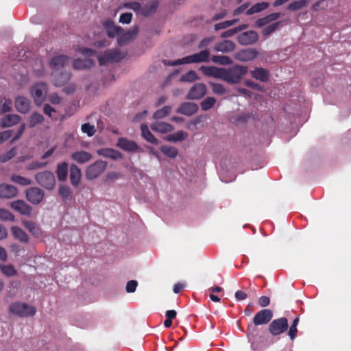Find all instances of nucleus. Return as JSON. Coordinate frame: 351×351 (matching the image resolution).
<instances>
[{
	"label": "nucleus",
	"mask_w": 351,
	"mask_h": 351,
	"mask_svg": "<svg viewBox=\"0 0 351 351\" xmlns=\"http://www.w3.org/2000/svg\"><path fill=\"white\" fill-rule=\"evenodd\" d=\"M209 57L210 51L208 49H205L174 61H165V64L169 66H176L184 64L207 62L209 60Z\"/></svg>",
	"instance_id": "f257e3e1"
},
{
	"label": "nucleus",
	"mask_w": 351,
	"mask_h": 351,
	"mask_svg": "<svg viewBox=\"0 0 351 351\" xmlns=\"http://www.w3.org/2000/svg\"><path fill=\"white\" fill-rule=\"evenodd\" d=\"M247 71L246 66L241 65L223 68L221 80L231 84L239 83Z\"/></svg>",
	"instance_id": "f03ea898"
},
{
	"label": "nucleus",
	"mask_w": 351,
	"mask_h": 351,
	"mask_svg": "<svg viewBox=\"0 0 351 351\" xmlns=\"http://www.w3.org/2000/svg\"><path fill=\"white\" fill-rule=\"evenodd\" d=\"M10 313L19 317H29L35 315L36 310L33 306L19 302H14L10 305Z\"/></svg>",
	"instance_id": "7ed1b4c3"
},
{
	"label": "nucleus",
	"mask_w": 351,
	"mask_h": 351,
	"mask_svg": "<svg viewBox=\"0 0 351 351\" xmlns=\"http://www.w3.org/2000/svg\"><path fill=\"white\" fill-rule=\"evenodd\" d=\"M107 162L101 160H97L88 165L85 171L86 178L88 180H93L98 178L106 169Z\"/></svg>",
	"instance_id": "20e7f679"
},
{
	"label": "nucleus",
	"mask_w": 351,
	"mask_h": 351,
	"mask_svg": "<svg viewBox=\"0 0 351 351\" xmlns=\"http://www.w3.org/2000/svg\"><path fill=\"white\" fill-rule=\"evenodd\" d=\"M35 179L38 184L47 190L53 189L56 184L55 176L49 171L38 173Z\"/></svg>",
	"instance_id": "39448f33"
},
{
	"label": "nucleus",
	"mask_w": 351,
	"mask_h": 351,
	"mask_svg": "<svg viewBox=\"0 0 351 351\" xmlns=\"http://www.w3.org/2000/svg\"><path fill=\"white\" fill-rule=\"evenodd\" d=\"M288 328V319L286 317H280L271 321L268 330L273 336H277L287 331Z\"/></svg>",
	"instance_id": "423d86ee"
},
{
	"label": "nucleus",
	"mask_w": 351,
	"mask_h": 351,
	"mask_svg": "<svg viewBox=\"0 0 351 351\" xmlns=\"http://www.w3.org/2000/svg\"><path fill=\"white\" fill-rule=\"evenodd\" d=\"M47 90V85L44 82L36 84L32 88L31 93L36 105L40 106L45 100Z\"/></svg>",
	"instance_id": "0eeeda50"
},
{
	"label": "nucleus",
	"mask_w": 351,
	"mask_h": 351,
	"mask_svg": "<svg viewBox=\"0 0 351 351\" xmlns=\"http://www.w3.org/2000/svg\"><path fill=\"white\" fill-rule=\"evenodd\" d=\"M123 57L124 56L118 49L107 50L99 57V62L100 65H106L109 62H117Z\"/></svg>",
	"instance_id": "6e6552de"
},
{
	"label": "nucleus",
	"mask_w": 351,
	"mask_h": 351,
	"mask_svg": "<svg viewBox=\"0 0 351 351\" xmlns=\"http://www.w3.org/2000/svg\"><path fill=\"white\" fill-rule=\"evenodd\" d=\"M206 93V86L203 83L195 84L187 93L186 99L191 100L200 99Z\"/></svg>",
	"instance_id": "1a4fd4ad"
},
{
	"label": "nucleus",
	"mask_w": 351,
	"mask_h": 351,
	"mask_svg": "<svg viewBox=\"0 0 351 351\" xmlns=\"http://www.w3.org/2000/svg\"><path fill=\"white\" fill-rule=\"evenodd\" d=\"M117 146L128 152H139L141 150L135 141L124 137H121L118 139Z\"/></svg>",
	"instance_id": "9d476101"
},
{
	"label": "nucleus",
	"mask_w": 351,
	"mask_h": 351,
	"mask_svg": "<svg viewBox=\"0 0 351 351\" xmlns=\"http://www.w3.org/2000/svg\"><path fill=\"white\" fill-rule=\"evenodd\" d=\"M258 35L256 32L250 30L243 32L237 36L239 43L242 45H251L256 43Z\"/></svg>",
	"instance_id": "9b49d317"
},
{
	"label": "nucleus",
	"mask_w": 351,
	"mask_h": 351,
	"mask_svg": "<svg viewBox=\"0 0 351 351\" xmlns=\"http://www.w3.org/2000/svg\"><path fill=\"white\" fill-rule=\"evenodd\" d=\"M272 317L273 313L270 309H263L255 315L253 322L254 325H265L268 324Z\"/></svg>",
	"instance_id": "f8f14e48"
},
{
	"label": "nucleus",
	"mask_w": 351,
	"mask_h": 351,
	"mask_svg": "<svg viewBox=\"0 0 351 351\" xmlns=\"http://www.w3.org/2000/svg\"><path fill=\"white\" fill-rule=\"evenodd\" d=\"M10 207L22 215L30 217L32 208L23 200H16L10 204Z\"/></svg>",
	"instance_id": "ddd939ff"
},
{
	"label": "nucleus",
	"mask_w": 351,
	"mask_h": 351,
	"mask_svg": "<svg viewBox=\"0 0 351 351\" xmlns=\"http://www.w3.org/2000/svg\"><path fill=\"white\" fill-rule=\"evenodd\" d=\"M26 197L32 204H38L44 197V192L38 187H32L26 191Z\"/></svg>",
	"instance_id": "4468645a"
},
{
	"label": "nucleus",
	"mask_w": 351,
	"mask_h": 351,
	"mask_svg": "<svg viewBox=\"0 0 351 351\" xmlns=\"http://www.w3.org/2000/svg\"><path fill=\"white\" fill-rule=\"evenodd\" d=\"M257 55L258 51L256 49L248 48L237 51L234 55V58L242 62H247L254 59Z\"/></svg>",
	"instance_id": "2eb2a0df"
},
{
	"label": "nucleus",
	"mask_w": 351,
	"mask_h": 351,
	"mask_svg": "<svg viewBox=\"0 0 351 351\" xmlns=\"http://www.w3.org/2000/svg\"><path fill=\"white\" fill-rule=\"evenodd\" d=\"M198 108L197 104L195 103L183 102L180 105L176 112L186 116H191L197 112Z\"/></svg>",
	"instance_id": "dca6fc26"
},
{
	"label": "nucleus",
	"mask_w": 351,
	"mask_h": 351,
	"mask_svg": "<svg viewBox=\"0 0 351 351\" xmlns=\"http://www.w3.org/2000/svg\"><path fill=\"white\" fill-rule=\"evenodd\" d=\"M69 58L65 55L53 57L50 61V66L54 71H58L69 64Z\"/></svg>",
	"instance_id": "f3484780"
},
{
	"label": "nucleus",
	"mask_w": 351,
	"mask_h": 351,
	"mask_svg": "<svg viewBox=\"0 0 351 351\" xmlns=\"http://www.w3.org/2000/svg\"><path fill=\"white\" fill-rule=\"evenodd\" d=\"M18 190L16 187L8 184H0V198L1 199H11L16 196Z\"/></svg>",
	"instance_id": "a211bd4d"
},
{
	"label": "nucleus",
	"mask_w": 351,
	"mask_h": 351,
	"mask_svg": "<svg viewBox=\"0 0 351 351\" xmlns=\"http://www.w3.org/2000/svg\"><path fill=\"white\" fill-rule=\"evenodd\" d=\"M69 178L73 186L77 187L79 186L82 178V172L80 169L75 164L70 165Z\"/></svg>",
	"instance_id": "6ab92c4d"
},
{
	"label": "nucleus",
	"mask_w": 351,
	"mask_h": 351,
	"mask_svg": "<svg viewBox=\"0 0 351 351\" xmlns=\"http://www.w3.org/2000/svg\"><path fill=\"white\" fill-rule=\"evenodd\" d=\"M104 27L106 29L107 34L110 38H114L116 36L122 34L123 29L121 27L116 26L114 22L109 19L104 23Z\"/></svg>",
	"instance_id": "aec40b11"
},
{
	"label": "nucleus",
	"mask_w": 351,
	"mask_h": 351,
	"mask_svg": "<svg viewBox=\"0 0 351 351\" xmlns=\"http://www.w3.org/2000/svg\"><path fill=\"white\" fill-rule=\"evenodd\" d=\"M199 70L206 76L221 80L223 68H218L213 66H202Z\"/></svg>",
	"instance_id": "412c9836"
},
{
	"label": "nucleus",
	"mask_w": 351,
	"mask_h": 351,
	"mask_svg": "<svg viewBox=\"0 0 351 351\" xmlns=\"http://www.w3.org/2000/svg\"><path fill=\"white\" fill-rule=\"evenodd\" d=\"M21 120L19 115L9 114L1 119L0 125L2 128L12 127L20 123Z\"/></svg>",
	"instance_id": "4be33fe9"
},
{
	"label": "nucleus",
	"mask_w": 351,
	"mask_h": 351,
	"mask_svg": "<svg viewBox=\"0 0 351 351\" xmlns=\"http://www.w3.org/2000/svg\"><path fill=\"white\" fill-rule=\"evenodd\" d=\"M15 108L19 112L26 114L30 110V101L23 96L17 97L15 99Z\"/></svg>",
	"instance_id": "5701e85b"
},
{
	"label": "nucleus",
	"mask_w": 351,
	"mask_h": 351,
	"mask_svg": "<svg viewBox=\"0 0 351 351\" xmlns=\"http://www.w3.org/2000/svg\"><path fill=\"white\" fill-rule=\"evenodd\" d=\"M97 154L99 156L109 158L114 160L123 158V154L119 151L112 148H101L97 150Z\"/></svg>",
	"instance_id": "b1692460"
},
{
	"label": "nucleus",
	"mask_w": 351,
	"mask_h": 351,
	"mask_svg": "<svg viewBox=\"0 0 351 351\" xmlns=\"http://www.w3.org/2000/svg\"><path fill=\"white\" fill-rule=\"evenodd\" d=\"M53 84L56 86H62L67 83L71 77V73L68 71H62L59 73H53Z\"/></svg>",
	"instance_id": "393cba45"
},
{
	"label": "nucleus",
	"mask_w": 351,
	"mask_h": 351,
	"mask_svg": "<svg viewBox=\"0 0 351 351\" xmlns=\"http://www.w3.org/2000/svg\"><path fill=\"white\" fill-rule=\"evenodd\" d=\"M71 158L77 163L84 164L90 160L92 155L86 151L80 150L72 153Z\"/></svg>",
	"instance_id": "a878e982"
},
{
	"label": "nucleus",
	"mask_w": 351,
	"mask_h": 351,
	"mask_svg": "<svg viewBox=\"0 0 351 351\" xmlns=\"http://www.w3.org/2000/svg\"><path fill=\"white\" fill-rule=\"evenodd\" d=\"M235 49V44L230 40H224L221 42L217 43L214 49L216 51L222 53H228L232 51Z\"/></svg>",
	"instance_id": "bb28decb"
},
{
	"label": "nucleus",
	"mask_w": 351,
	"mask_h": 351,
	"mask_svg": "<svg viewBox=\"0 0 351 351\" xmlns=\"http://www.w3.org/2000/svg\"><path fill=\"white\" fill-rule=\"evenodd\" d=\"M138 33V27L137 26L133 27L126 33L121 35V37L118 38V43L120 45H125L130 40H133Z\"/></svg>",
	"instance_id": "cd10ccee"
},
{
	"label": "nucleus",
	"mask_w": 351,
	"mask_h": 351,
	"mask_svg": "<svg viewBox=\"0 0 351 351\" xmlns=\"http://www.w3.org/2000/svg\"><path fill=\"white\" fill-rule=\"evenodd\" d=\"M11 232L14 239L24 243L29 242V236L22 228L18 226H12Z\"/></svg>",
	"instance_id": "c85d7f7f"
},
{
	"label": "nucleus",
	"mask_w": 351,
	"mask_h": 351,
	"mask_svg": "<svg viewBox=\"0 0 351 351\" xmlns=\"http://www.w3.org/2000/svg\"><path fill=\"white\" fill-rule=\"evenodd\" d=\"M22 223L24 227L28 230L34 237L38 238L43 234L41 229L36 225V223L32 221L23 220Z\"/></svg>",
	"instance_id": "c756f323"
},
{
	"label": "nucleus",
	"mask_w": 351,
	"mask_h": 351,
	"mask_svg": "<svg viewBox=\"0 0 351 351\" xmlns=\"http://www.w3.org/2000/svg\"><path fill=\"white\" fill-rule=\"evenodd\" d=\"M151 129L154 132L167 133L173 130V126L166 122L157 121L151 125Z\"/></svg>",
	"instance_id": "7c9ffc66"
},
{
	"label": "nucleus",
	"mask_w": 351,
	"mask_h": 351,
	"mask_svg": "<svg viewBox=\"0 0 351 351\" xmlns=\"http://www.w3.org/2000/svg\"><path fill=\"white\" fill-rule=\"evenodd\" d=\"M252 76L257 80L266 82L269 80V72L263 68H256L251 71Z\"/></svg>",
	"instance_id": "2f4dec72"
},
{
	"label": "nucleus",
	"mask_w": 351,
	"mask_h": 351,
	"mask_svg": "<svg viewBox=\"0 0 351 351\" xmlns=\"http://www.w3.org/2000/svg\"><path fill=\"white\" fill-rule=\"evenodd\" d=\"M68 166L66 162H62L58 165L56 172L58 180L64 182L66 180L68 176Z\"/></svg>",
	"instance_id": "473e14b6"
},
{
	"label": "nucleus",
	"mask_w": 351,
	"mask_h": 351,
	"mask_svg": "<svg viewBox=\"0 0 351 351\" xmlns=\"http://www.w3.org/2000/svg\"><path fill=\"white\" fill-rule=\"evenodd\" d=\"M159 5V2L158 1H154L148 4L143 6L141 15L144 16H149L151 14L156 12L158 7Z\"/></svg>",
	"instance_id": "72a5a7b5"
},
{
	"label": "nucleus",
	"mask_w": 351,
	"mask_h": 351,
	"mask_svg": "<svg viewBox=\"0 0 351 351\" xmlns=\"http://www.w3.org/2000/svg\"><path fill=\"white\" fill-rule=\"evenodd\" d=\"M93 64V61L90 59H77L73 62V66L75 69L82 70L91 67Z\"/></svg>",
	"instance_id": "f704fd0d"
},
{
	"label": "nucleus",
	"mask_w": 351,
	"mask_h": 351,
	"mask_svg": "<svg viewBox=\"0 0 351 351\" xmlns=\"http://www.w3.org/2000/svg\"><path fill=\"white\" fill-rule=\"evenodd\" d=\"M141 128L142 136L146 141L153 144L158 143L157 138L152 134L147 125L142 124Z\"/></svg>",
	"instance_id": "c9c22d12"
},
{
	"label": "nucleus",
	"mask_w": 351,
	"mask_h": 351,
	"mask_svg": "<svg viewBox=\"0 0 351 351\" xmlns=\"http://www.w3.org/2000/svg\"><path fill=\"white\" fill-rule=\"evenodd\" d=\"M269 6V3L267 2L257 3L252 5L250 9L246 11L247 15H252L254 13L260 12Z\"/></svg>",
	"instance_id": "e433bc0d"
},
{
	"label": "nucleus",
	"mask_w": 351,
	"mask_h": 351,
	"mask_svg": "<svg viewBox=\"0 0 351 351\" xmlns=\"http://www.w3.org/2000/svg\"><path fill=\"white\" fill-rule=\"evenodd\" d=\"M58 193L64 200L72 199V191L69 186L61 185L59 187Z\"/></svg>",
	"instance_id": "4c0bfd02"
},
{
	"label": "nucleus",
	"mask_w": 351,
	"mask_h": 351,
	"mask_svg": "<svg viewBox=\"0 0 351 351\" xmlns=\"http://www.w3.org/2000/svg\"><path fill=\"white\" fill-rule=\"evenodd\" d=\"M258 325H254V322L249 323L247 328L246 335L250 342L253 341L254 339L258 335Z\"/></svg>",
	"instance_id": "58836bf2"
},
{
	"label": "nucleus",
	"mask_w": 351,
	"mask_h": 351,
	"mask_svg": "<svg viewBox=\"0 0 351 351\" xmlns=\"http://www.w3.org/2000/svg\"><path fill=\"white\" fill-rule=\"evenodd\" d=\"M160 149L165 156L171 158H174L178 155L177 149L173 146L163 145Z\"/></svg>",
	"instance_id": "ea45409f"
},
{
	"label": "nucleus",
	"mask_w": 351,
	"mask_h": 351,
	"mask_svg": "<svg viewBox=\"0 0 351 351\" xmlns=\"http://www.w3.org/2000/svg\"><path fill=\"white\" fill-rule=\"evenodd\" d=\"M0 270L2 274L8 277L14 276L17 274L16 270L11 264L0 265Z\"/></svg>",
	"instance_id": "a19ab883"
},
{
	"label": "nucleus",
	"mask_w": 351,
	"mask_h": 351,
	"mask_svg": "<svg viewBox=\"0 0 351 351\" xmlns=\"http://www.w3.org/2000/svg\"><path fill=\"white\" fill-rule=\"evenodd\" d=\"M215 103L216 99L214 97H208L200 103V106L202 110L207 111L211 109L215 106Z\"/></svg>",
	"instance_id": "79ce46f5"
},
{
	"label": "nucleus",
	"mask_w": 351,
	"mask_h": 351,
	"mask_svg": "<svg viewBox=\"0 0 351 351\" xmlns=\"http://www.w3.org/2000/svg\"><path fill=\"white\" fill-rule=\"evenodd\" d=\"M211 60L213 62L221 65H228L232 63L231 59L228 56H213Z\"/></svg>",
	"instance_id": "37998d69"
},
{
	"label": "nucleus",
	"mask_w": 351,
	"mask_h": 351,
	"mask_svg": "<svg viewBox=\"0 0 351 351\" xmlns=\"http://www.w3.org/2000/svg\"><path fill=\"white\" fill-rule=\"evenodd\" d=\"M44 117L41 114L34 112L29 117V127L34 128L36 125L43 123Z\"/></svg>",
	"instance_id": "c03bdc74"
},
{
	"label": "nucleus",
	"mask_w": 351,
	"mask_h": 351,
	"mask_svg": "<svg viewBox=\"0 0 351 351\" xmlns=\"http://www.w3.org/2000/svg\"><path fill=\"white\" fill-rule=\"evenodd\" d=\"M187 136V134L183 131H178L167 136V140L169 141H181Z\"/></svg>",
	"instance_id": "a18cd8bd"
},
{
	"label": "nucleus",
	"mask_w": 351,
	"mask_h": 351,
	"mask_svg": "<svg viewBox=\"0 0 351 351\" xmlns=\"http://www.w3.org/2000/svg\"><path fill=\"white\" fill-rule=\"evenodd\" d=\"M306 4V0L295 1L288 5L287 9L290 11H296L303 8Z\"/></svg>",
	"instance_id": "49530a36"
},
{
	"label": "nucleus",
	"mask_w": 351,
	"mask_h": 351,
	"mask_svg": "<svg viewBox=\"0 0 351 351\" xmlns=\"http://www.w3.org/2000/svg\"><path fill=\"white\" fill-rule=\"evenodd\" d=\"M0 220L3 221H14L15 217L8 210H7L5 208H0Z\"/></svg>",
	"instance_id": "de8ad7c7"
},
{
	"label": "nucleus",
	"mask_w": 351,
	"mask_h": 351,
	"mask_svg": "<svg viewBox=\"0 0 351 351\" xmlns=\"http://www.w3.org/2000/svg\"><path fill=\"white\" fill-rule=\"evenodd\" d=\"M16 154V147H12L6 153L0 155V162L1 163H4L12 158H13Z\"/></svg>",
	"instance_id": "09e8293b"
},
{
	"label": "nucleus",
	"mask_w": 351,
	"mask_h": 351,
	"mask_svg": "<svg viewBox=\"0 0 351 351\" xmlns=\"http://www.w3.org/2000/svg\"><path fill=\"white\" fill-rule=\"evenodd\" d=\"M11 180L14 182L19 184L21 186H27L31 184V181L29 179L19 175H12L11 177Z\"/></svg>",
	"instance_id": "8fccbe9b"
},
{
	"label": "nucleus",
	"mask_w": 351,
	"mask_h": 351,
	"mask_svg": "<svg viewBox=\"0 0 351 351\" xmlns=\"http://www.w3.org/2000/svg\"><path fill=\"white\" fill-rule=\"evenodd\" d=\"M238 21H239L238 19H232V20L225 21L217 23L214 25V29L216 31L219 30V29H226L228 27H230V26L234 25L235 23H237L238 22Z\"/></svg>",
	"instance_id": "3c124183"
},
{
	"label": "nucleus",
	"mask_w": 351,
	"mask_h": 351,
	"mask_svg": "<svg viewBox=\"0 0 351 351\" xmlns=\"http://www.w3.org/2000/svg\"><path fill=\"white\" fill-rule=\"evenodd\" d=\"M81 130L83 133L86 134L89 137L93 136L96 132L95 126L89 123L82 125Z\"/></svg>",
	"instance_id": "603ef678"
},
{
	"label": "nucleus",
	"mask_w": 351,
	"mask_h": 351,
	"mask_svg": "<svg viewBox=\"0 0 351 351\" xmlns=\"http://www.w3.org/2000/svg\"><path fill=\"white\" fill-rule=\"evenodd\" d=\"M171 111V107L170 106H165L162 108L158 110L154 114V118L155 119H160L165 117L167 116Z\"/></svg>",
	"instance_id": "864d4df0"
},
{
	"label": "nucleus",
	"mask_w": 351,
	"mask_h": 351,
	"mask_svg": "<svg viewBox=\"0 0 351 351\" xmlns=\"http://www.w3.org/2000/svg\"><path fill=\"white\" fill-rule=\"evenodd\" d=\"M197 79V73L194 71H189L180 77L181 82H193Z\"/></svg>",
	"instance_id": "5fc2aeb1"
},
{
	"label": "nucleus",
	"mask_w": 351,
	"mask_h": 351,
	"mask_svg": "<svg viewBox=\"0 0 351 351\" xmlns=\"http://www.w3.org/2000/svg\"><path fill=\"white\" fill-rule=\"evenodd\" d=\"M210 86L212 88V91L213 93L216 95H222L226 93V89L225 87L219 83H210Z\"/></svg>",
	"instance_id": "6e6d98bb"
},
{
	"label": "nucleus",
	"mask_w": 351,
	"mask_h": 351,
	"mask_svg": "<svg viewBox=\"0 0 351 351\" xmlns=\"http://www.w3.org/2000/svg\"><path fill=\"white\" fill-rule=\"evenodd\" d=\"M280 22H276L271 25L266 26L263 30V34L264 36H268L273 33L279 27Z\"/></svg>",
	"instance_id": "4d7b16f0"
},
{
	"label": "nucleus",
	"mask_w": 351,
	"mask_h": 351,
	"mask_svg": "<svg viewBox=\"0 0 351 351\" xmlns=\"http://www.w3.org/2000/svg\"><path fill=\"white\" fill-rule=\"evenodd\" d=\"M125 7L134 11L136 12L138 14H141V11L143 6L138 2H130L125 4Z\"/></svg>",
	"instance_id": "13d9d810"
},
{
	"label": "nucleus",
	"mask_w": 351,
	"mask_h": 351,
	"mask_svg": "<svg viewBox=\"0 0 351 351\" xmlns=\"http://www.w3.org/2000/svg\"><path fill=\"white\" fill-rule=\"evenodd\" d=\"M47 165V162H38V161H32L29 163L27 166V169L28 170H34L40 168H43Z\"/></svg>",
	"instance_id": "bf43d9fd"
},
{
	"label": "nucleus",
	"mask_w": 351,
	"mask_h": 351,
	"mask_svg": "<svg viewBox=\"0 0 351 351\" xmlns=\"http://www.w3.org/2000/svg\"><path fill=\"white\" fill-rule=\"evenodd\" d=\"M25 130V124L23 123L20 125L16 134L10 140V144L12 145L16 141L19 140L21 138V136H22V134H23Z\"/></svg>",
	"instance_id": "052dcab7"
},
{
	"label": "nucleus",
	"mask_w": 351,
	"mask_h": 351,
	"mask_svg": "<svg viewBox=\"0 0 351 351\" xmlns=\"http://www.w3.org/2000/svg\"><path fill=\"white\" fill-rule=\"evenodd\" d=\"M12 102L10 99H5L1 108V113L4 114L12 110Z\"/></svg>",
	"instance_id": "680f3d73"
},
{
	"label": "nucleus",
	"mask_w": 351,
	"mask_h": 351,
	"mask_svg": "<svg viewBox=\"0 0 351 351\" xmlns=\"http://www.w3.org/2000/svg\"><path fill=\"white\" fill-rule=\"evenodd\" d=\"M13 134V130H8L0 132V145L9 139Z\"/></svg>",
	"instance_id": "e2e57ef3"
},
{
	"label": "nucleus",
	"mask_w": 351,
	"mask_h": 351,
	"mask_svg": "<svg viewBox=\"0 0 351 351\" xmlns=\"http://www.w3.org/2000/svg\"><path fill=\"white\" fill-rule=\"evenodd\" d=\"M138 286V282L134 280H131L128 282L126 285V291L128 293H134Z\"/></svg>",
	"instance_id": "0e129e2a"
},
{
	"label": "nucleus",
	"mask_w": 351,
	"mask_h": 351,
	"mask_svg": "<svg viewBox=\"0 0 351 351\" xmlns=\"http://www.w3.org/2000/svg\"><path fill=\"white\" fill-rule=\"evenodd\" d=\"M132 19V14L130 12H125L120 16L119 22L122 23L128 24L131 22Z\"/></svg>",
	"instance_id": "69168bd1"
},
{
	"label": "nucleus",
	"mask_w": 351,
	"mask_h": 351,
	"mask_svg": "<svg viewBox=\"0 0 351 351\" xmlns=\"http://www.w3.org/2000/svg\"><path fill=\"white\" fill-rule=\"evenodd\" d=\"M214 40H215V37H213V36L204 38L199 43L198 48L201 49V48L206 47Z\"/></svg>",
	"instance_id": "338daca9"
},
{
	"label": "nucleus",
	"mask_w": 351,
	"mask_h": 351,
	"mask_svg": "<svg viewBox=\"0 0 351 351\" xmlns=\"http://www.w3.org/2000/svg\"><path fill=\"white\" fill-rule=\"evenodd\" d=\"M61 101L62 98L57 93H53L49 96V101L52 104H59Z\"/></svg>",
	"instance_id": "774afa93"
}]
</instances>
